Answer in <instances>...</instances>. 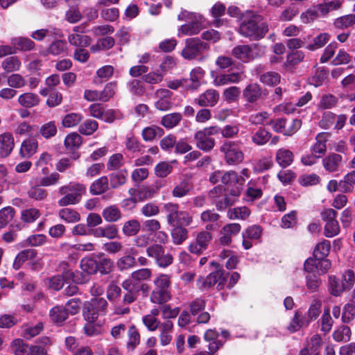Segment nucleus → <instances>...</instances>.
<instances>
[{
  "label": "nucleus",
  "mask_w": 355,
  "mask_h": 355,
  "mask_svg": "<svg viewBox=\"0 0 355 355\" xmlns=\"http://www.w3.org/2000/svg\"><path fill=\"white\" fill-rule=\"evenodd\" d=\"M98 124L94 120H87L79 127L80 133L85 135H92L98 128Z\"/></svg>",
  "instance_id": "obj_60"
},
{
  "label": "nucleus",
  "mask_w": 355,
  "mask_h": 355,
  "mask_svg": "<svg viewBox=\"0 0 355 355\" xmlns=\"http://www.w3.org/2000/svg\"><path fill=\"white\" fill-rule=\"evenodd\" d=\"M40 101V98L37 94L31 92L24 93L20 95L18 98L19 103L26 108L37 105Z\"/></svg>",
  "instance_id": "obj_33"
},
{
  "label": "nucleus",
  "mask_w": 355,
  "mask_h": 355,
  "mask_svg": "<svg viewBox=\"0 0 355 355\" xmlns=\"http://www.w3.org/2000/svg\"><path fill=\"white\" fill-rule=\"evenodd\" d=\"M15 355H30V346L21 339H15L12 345Z\"/></svg>",
  "instance_id": "obj_59"
},
{
  "label": "nucleus",
  "mask_w": 355,
  "mask_h": 355,
  "mask_svg": "<svg viewBox=\"0 0 355 355\" xmlns=\"http://www.w3.org/2000/svg\"><path fill=\"white\" fill-rule=\"evenodd\" d=\"M152 277V270L148 268H141L133 271L129 279L136 283H142L149 280Z\"/></svg>",
  "instance_id": "obj_36"
},
{
  "label": "nucleus",
  "mask_w": 355,
  "mask_h": 355,
  "mask_svg": "<svg viewBox=\"0 0 355 355\" xmlns=\"http://www.w3.org/2000/svg\"><path fill=\"white\" fill-rule=\"evenodd\" d=\"M241 89L236 86H231L226 88L223 92V99L228 103L237 101L239 98Z\"/></svg>",
  "instance_id": "obj_47"
},
{
  "label": "nucleus",
  "mask_w": 355,
  "mask_h": 355,
  "mask_svg": "<svg viewBox=\"0 0 355 355\" xmlns=\"http://www.w3.org/2000/svg\"><path fill=\"white\" fill-rule=\"evenodd\" d=\"M245 179L243 176L239 175L238 173L234 171L225 172L222 178L221 182L224 184H235L234 188L240 187L239 191L241 192L243 185L245 183Z\"/></svg>",
  "instance_id": "obj_20"
},
{
  "label": "nucleus",
  "mask_w": 355,
  "mask_h": 355,
  "mask_svg": "<svg viewBox=\"0 0 355 355\" xmlns=\"http://www.w3.org/2000/svg\"><path fill=\"white\" fill-rule=\"evenodd\" d=\"M27 193L29 198L37 201L44 200L48 196L47 191L42 188L40 186L32 187L28 191Z\"/></svg>",
  "instance_id": "obj_52"
},
{
  "label": "nucleus",
  "mask_w": 355,
  "mask_h": 355,
  "mask_svg": "<svg viewBox=\"0 0 355 355\" xmlns=\"http://www.w3.org/2000/svg\"><path fill=\"white\" fill-rule=\"evenodd\" d=\"M191 184L187 180L179 182L173 189L172 196L174 198H182L186 196L192 189Z\"/></svg>",
  "instance_id": "obj_40"
},
{
  "label": "nucleus",
  "mask_w": 355,
  "mask_h": 355,
  "mask_svg": "<svg viewBox=\"0 0 355 355\" xmlns=\"http://www.w3.org/2000/svg\"><path fill=\"white\" fill-rule=\"evenodd\" d=\"M182 119V114L179 112H173L162 116L160 123L166 128L171 129L177 126Z\"/></svg>",
  "instance_id": "obj_34"
},
{
  "label": "nucleus",
  "mask_w": 355,
  "mask_h": 355,
  "mask_svg": "<svg viewBox=\"0 0 355 355\" xmlns=\"http://www.w3.org/2000/svg\"><path fill=\"white\" fill-rule=\"evenodd\" d=\"M15 209L10 206L5 207L0 209V230L12 220L15 215Z\"/></svg>",
  "instance_id": "obj_39"
},
{
  "label": "nucleus",
  "mask_w": 355,
  "mask_h": 355,
  "mask_svg": "<svg viewBox=\"0 0 355 355\" xmlns=\"http://www.w3.org/2000/svg\"><path fill=\"white\" fill-rule=\"evenodd\" d=\"M40 134L45 139H50L57 133V128L54 121L43 124L39 130Z\"/></svg>",
  "instance_id": "obj_53"
},
{
  "label": "nucleus",
  "mask_w": 355,
  "mask_h": 355,
  "mask_svg": "<svg viewBox=\"0 0 355 355\" xmlns=\"http://www.w3.org/2000/svg\"><path fill=\"white\" fill-rule=\"evenodd\" d=\"M250 215V210L246 207L230 209L227 211V216L230 219H245Z\"/></svg>",
  "instance_id": "obj_55"
},
{
  "label": "nucleus",
  "mask_w": 355,
  "mask_h": 355,
  "mask_svg": "<svg viewBox=\"0 0 355 355\" xmlns=\"http://www.w3.org/2000/svg\"><path fill=\"white\" fill-rule=\"evenodd\" d=\"M209 49L208 43L198 37H191L186 40L185 46L182 49L181 55L184 59L191 60L196 58Z\"/></svg>",
  "instance_id": "obj_5"
},
{
  "label": "nucleus",
  "mask_w": 355,
  "mask_h": 355,
  "mask_svg": "<svg viewBox=\"0 0 355 355\" xmlns=\"http://www.w3.org/2000/svg\"><path fill=\"white\" fill-rule=\"evenodd\" d=\"M219 334L215 329L207 330L204 335V339L209 343L208 349L212 352H216L224 345L225 341L218 339Z\"/></svg>",
  "instance_id": "obj_19"
},
{
  "label": "nucleus",
  "mask_w": 355,
  "mask_h": 355,
  "mask_svg": "<svg viewBox=\"0 0 355 355\" xmlns=\"http://www.w3.org/2000/svg\"><path fill=\"white\" fill-rule=\"evenodd\" d=\"M68 263L66 262H62L58 266V271H61L62 276L56 275L53 276L48 279L49 286L51 288L55 291L60 290L64 285V278L72 279L75 282L83 283V282L79 281L76 279V276L73 272L68 268Z\"/></svg>",
  "instance_id": "obj_6"
},
{
  "label": "nucleus",
  "mask_w": 355,
  "mask_h": 355,
  "mask_svg": "<svg viewBox=\"0 0 355 355\" xmlns=\"http://www.w3.org/2000/svg\"><path fill=\"white\" fill-rule=\"evenodd\" d=\"M220 149L224 153L225 160L229 164H237L243 160V153L235 142L225 141Z\"/></svg>",
  "instance_id": "obj_7"
},
{
  "label": "nucleus",
  "mask_w": 355,
  "mask_h": 355,
  "mask_svg": "<svg viewBox=\"0 0 355 355\" xmlns=\"http://www.w3.org/2000/svg\"><path fill=\"white\" fill-rule=\"evenodd\" d=\"M102 216L108 223H114L122 218L120 209L115 205H110L102 211Z\"/></svg>",
  "instance_id": "obj_28"
},
{
  "label": "nucleus",
  "mask_w": 355,
  "mask_h": 355,
  "mask_svg": "<svg viewBox=\"0 0 355 355\" xmlns=\"http://www.w3.org/2000/svg\"><path fill=\"white\" fill-rule=\"evenodd\" d=\"M108 189V178L107 176H102L91 184L89 190L93 195H100L107 191Z\"/></svg>",
  "instance_id": "obj_31"
},
{
  "label": "nucleus",
  "mask_w": 355,
  "mask_h": 355,
  "mask_svg": "<svg viewBox=\"0 0 355 355\" xmlns=\"http://www.w3.org/2000/svg\"><path fill=\"white\" fill-rule=\"evenodd\" d=\"M80 267L87 274H94L97 272V261L90 258L83 259Z\"/></svg>",
  "instance_id": "obj_58"
},
{
  "label": "nucleus",
  "mask_w": 355,
  "mask_h": 355,
  "mask_svg": "<svg viewBox=\"0 0 355 355\" xmlns=\"http://www.w3.org/2000/svg\"><path fill=\"white\" fill-rule=\"evenodd\" d=\"M37 254V253L34 249H26L21 251L14 260L13 268L16 270H19L25 261L35 259Z\"/></svg>",
  "instance_id": "obj_22"
},
{
  "label": "nucleus",
  "mask_w": 355,
  "mask_h": 355,
  "mask_svg": "<svg viewBox=\"0 0 355 355\" xmlns=\"http://www.w3.org/2000/svg\"><path fill=\"white\" fill-rule=\"evenodd\" d=\"M164 130L162 128L153 125L143 130L142 137L145 141H152L157 137H161L164 135Z\"/></svg>",
  "instance_id": "obj_45"
},
{
  "label": "nucleus",
  "mask_w": 355,
  "mask_h": 355,
  "mask_svg": "<svg viewBox=\"0 0 355 355\" xmlns=\"http://www.w3.org/2000/svg\"><path fill=\"white\" fill-rule=\"evenodd\" d=\"M271 133L265 128H260L252 137V141L259 146L266 144L271 138Z\"/></svg>",
  "instance_id": "obj_46"
},
{
  "label": "nucleus",
  "mask_w": 355,
  "mask_h": 355,
  "mask_svg": "<svg viewBox=\"0 0 355 355\" xmlns=\"http://www.w3.org/2000/svg\"><path fill=\"white\" fill-rule=\"evenodd\" d=\"M67 50V44L62 40H55L52 42L46 49V53L53 55H58Z\"/></svg>",
  "instance_id": "obj_56"
},
{
  "label": "nucleus",
  "mask_w": 355,
  "mask_h": 355,
  "mask_svg": "<svg viewBox=\"0 0 355 355\" xmlns=\"http://www.w3.org/2000/svg\"><path fill=\"white\" fill-rule=\"evenodd\" d=\"M51 320L57 324H62L68 318L67 310L63 306H55L49 311Z\"/></svg>",
  "instance_id": "obj_24"
},
{
  "label": "nucleus",
  "mask_w": 355,
  "mask_h": 355,
  "mask_svg": "<svg viewBox=\"0 0 355 355\" xmlns=\"http://www.w3.org/2000/svg\"><path fill=\"white\" fill-rule=\"evenodd\" d=\"M196 146L204 151L211 150L215 145V140L214 138L209 137L206 130L198 131L195 135Z\"/></svg>",
  "instance_id": "obj_15"
},
{
  "label": "nucleus",
  "mask_w": 355,
  "mask_h": 355,
  "mask_svg": "<svg viewBox=\"0 0 355 355\" xmlns=\"http://www.w3.org/2000/svg\"><path fill=\"white\" fill-rule=\"evenodd\" d=\"M330 137L329 132H320L315 137L316 142L311 147V153L318 158L322 157L327 151L326 143Z\"/></svg>",
  "instance_id": "obj_17"
},
{
  "label": "nucleus",
  "mask_w": 355,
  "mask_h": 355,
  "mask_svg": "<svg viewBox=\"0 0 355 355\" xmlns=\"http://www.w3.org/2000/svg\"><path fill=\"white\" fill-rule=\"evenodd\" d=\"M257 46L258 45L256 44L252 45H237L232 50V55L243 62H248L256 58V56L253 55L252 51L253 49H256Z\"/></svg>",
  "instance_id": "obj_11"
},
{
  "label": "nucleus",
  "mask_w": 355,
  "mask_h": 355,
  "mask_svg": "<svg viewBox=\"0 0 355 355\" xmlns=\"http://www.w3.org/2000/svg\"><path fill=\"white\" fill-rule=\"evenodd\" d=\"M83 314L87 322H95L99 315L90 302H86L84 304Z\"/></svg>",
  "instance_id": "obj_51"
},
{
  "label": "nucleus",
  "mask_w": 355,
  "mask_h": 355,
  "mask_svg": "<svg viewBox=\"0 0 355 355\" xmlns=\"http://www.w3.org/2000/svg\"><path fill=\"white\" fill-rule=\"evenodd\" d=\"M69 42L73 46L87 47L90 44L91 40L87 35L71 34L68 37Z\"/></svg>",
  "instance_id": "obj_49"
},
{
  "label": "nucleus",
  "mask_w": 355,
  "mask_h": 355,
  "mask_svg": "<svg viewBox=\"0 0 355 355\" xmlns=\"http://www.w3.org/2000/svg\"><path fill=\"white\" fill-rule=\"evenodd\" d=\"M220 94L214 89H209L195 99V103L200 107H214L219 100Z\"/></svg>",
  "instance_id": "obj_14"
},
{
  "label": "nucleus",
  "mask_w": 355,
  "mask_h": 355,
  "mask_svg": "<svg viewBox=\"0 0 355 355\" xmlns=\"http://www.w3.org/2000/svg\"><path fill=\"white\" fill-rule=\"evenodd\" d=\"M40 216L39 209L30 208L23 210L21 214V219L23 222L31 223L36 220Z\"/></svg>",
  "instance_id": "obj_57"
},
{
  "label": "nucleus",
  "mask_w": 355,
  "mask_h": 355,
  "mask_svg": "<svg viewBox=\"0 0 355 355\" xmlns=\"http://www.w3.org/2000/svg\"><path fill=\"white\" fill-rule=\"evenodd\" d=\"M239 189L240 187L232 188L227 193L225 194L223 198H220L225 189L223 186L219 184L209 191L208 196L218 211H223L236 202L237 197L240 195Z\"/></svg>",
  "instance_id": "obj_2"
},
{
  "label": "nucleus",
  "mask_w": 355,
  "mask_h": 355,
  "mask_svg": "<svg viewBox=\"0 0 355 355\" xmlns=\"http://www.w3.org/2000/svg\"><path fill=\"white\" fill-rule=\"evenodd\" d=\"M202 29L201 24L198 21L188 23L181 26L178 30V35H193L200 33Z\"/></svg>",
  "instance_id": "obj_38"
},
{
  "label": "nucleus",
  "mask_w": 355,
  "mask_h": 355,
  "mask_svg": "<svg viewBox=\"0 0 355 355\" xmlns=\"http://www.w3.org/2000/svg\"><path fill=\"white\" fill-rule=\"evenodd\" d=\"M21 66V60L16 55L7 57L3 60H2L1 64V68L6 73L19 71Z\"/></svg>",
  "instance_id": "obj_25"
},
{
  "label": "nucleus",
  "mask_w": 355,
  "mask_h": 355,
  "mask_svg": "<svg viewBox=\"0 0 355 355\" xmlns=\"http://www.w3.org/2000/svg\"><path fill=\"white\" fill-rule=\"evenodd\" d=\"M330 248V242L327 240H323L316 245L313 251L314 257L316 259H323V258H326L329 253Z\"/></svg>",
  "instance_id": "obj_43"
},
{
  "label": "nucleus",
  "mask_w": 355,
  "mask_h": 355,
  "mask_svg": "<svg viewBox=\"0 0 355 355\" xmlns=\"http://www.w3.org/2000/svg\"><path fill=\"white\" fill-rule=\"evenodd\" d=\"M328 289L329 293L335 297L340 296L344 291H345L344 284L342 283L340 279L335 275L329 276Z\"/></svg>",
  "instance_id": "obj_29"
},
{
  "label": "nucleus",
  "mask_w": 355,
  "mask_h": 355,
  "mask_svg": "<svg viewBox=\"0 0 355 355\" xmlns=\"http://www.w3.org/2000/svg\"><path fill=\"white\" fill-rule=\"evenodd\" d=\"M172 242L174 245H182L189 237V231L182 225L173 227L171 232Z\"/></svg>",
  "instance_id": "obj_26"
},
{
  "label": "nucleus",
  "mask_w": 355,
  "mask_h": 355,
  "mask_svg": "<svg viewBox=\"0 0 355 355\" xmlns=\"http://www.w3.org/2000/svg\"><path fill=\"white\" fill-rule=\"evenodd\" d=\"M137 264L135 258L130 255H125L119 258L116 261V266L121 271L129 270Z\"/></svg>",
  "instance_id": "obj_48"
},
{
  "label": "nucleus",
  "mask_w": 355,
  "mask_h": 355,
  "mask_svg": "<svg viewBox=\"0 0 355 355\" xmlns=\"http://www.w3.org/2000/svg\"><path fill=\"white\" fill-rule=\"evenodd\" d=\"M275 159L280 166L286 168L292 164L294 155L290 150L280 148L276 153Z\"/></svg>",
  "instance_id": "obj_23"
},
{
  "label": "nucleus",
  "mask_w": 355,
  "mask_h": 355,
  "mask_svg": "<svg viewBox=\"0 0 355 355\" xmlns=\"http://www.w3.org/2000/svg\"><path fill=\"white\" fill-rule=\"evenodd\" d=\"M60 218L69 223H76L80 220V214L74 209L63 208L58 212Z\"/></svg>",
  "instance_id": "obj_44"
},
{
  "label": "nucleus",
  "mask_w": 355,
  "mask_h": 355,
  "mask_svg": "<svg viewBox=\"0 0 355 355\" xmlns=\"http://www.w3.org/2000/svg\"><path fill=\"white\" fill-rule=\"evenodd\" d=\"M15 146L12 135L9 132L0 135V157H7L12 153Z\"/></svg>",
  "instance_id": "obj_18"
},
{
  "label": "nucleus",
  "mask_w": 355,
  "mask_h": 355,
  "mask_svg": "<svg viewBox=\"0 0 355 355\" xmlns=\"http://www.w3.org/2000/svg\"><path fill=\"white\" fill-rule=\"evenodd\" d=\"M242 80L241 72L221 73L214 77L213 84L216 87H222L227 85L237 84Z\"/></svg>",
  "instance_id": "obj_13"
},
{
  "label": "nucleus",
  "mask_w": 355,
  "mask_h": 355,
  "mask_svg": "<svg viewBox=\"0 0 355 355\" xmlns=\"http://www.w3.org/2000/svg\"><path fill=\"white\" fill-rule=\"evenodd\" d=\"M173 171V166L168 162H162L155 168V173L159 178H166Z\"/></svg>",
  "instance_id": "obj_64"
},
{
  "label": "nucleus",
  "mask_w": 355,
  "mask_h": 355,
  "mask_svg": "<svg viewBox=\"0 0 355 355\" xmlns=\"http://www.w3.org/2000/svg\"><path fill=\"white\" fill-rule=\"evenodd\" d=\"M91 234L95 237H104L107 239H114L119 237V230L115 225H107L92 229Z\"/></svg>",
  "instance_id": "obj_16"
},
{
  "label": "nucleus",
  "mask_w": 355,
  "mask_h": 355,
  "mask_svg": "<svg viewBox=\"0 0 355 355\" xmlns=\"http://www.w3.org/2000/svg\"><path fill=\"white\" fill-rule=\"evenodd\" d=\"M140 230V223L136 219L125 221L122 227V232L126 236H136Z\"/></svg>",
  "instance_id": "obj_35"
},
{
  "label": "nucleus",
  "mask_w": 355,
  "mask_h": 355,
  "mask_svg": "<svg viewBox=\"0 0 355 355\" xmlns=\"http://www.w3.org/2000/svg\"><path fill=\"white\" fill-rule=\"evenodd\" d=\"M155 288L150 293L151 302L162 304L171 298L170 292L171 277L166 274L159 275L154 280Z\"/></svg>",
  "instance_id": "obj_3"
},
{
  "label": "nucleus",
  "mask_w": 355,
  "mask_h": 355,
  "mask_svg": "<svg viewBox=\"0 0 355 355\" xmlns=\"http://www.w3.org/2000/svg\"><path fill=\"white\" fill-rule=\"evenodd\" d=\"M330 40V35L327 33H322L313 38V42L309 44L306 49L309 51H315L323 47Z\"/></svg>",
  "instance_id": "obj_37"
},
{
  "label": "nucleus",
  "mask_w": 355,
  "mask_h": 355,
  "mask_svg": "<svg viewBox=\"0 0 355 355\" xmlns=\"http://www.w3.org/2000/svg\"><path fill=\"white\" fill-rule=\"evenodd\" d=\"M333 24L337 29H347L355 24V15L349 14L338 17L334 21Z\"/></svg>",
  "instance_id": "obj_32"
},
{
  "label": "nucleus",
  "mask_w": 355,
  "mask_h": 355,
  "mask_svg": "<svg viewBox=\"0 0 355 355\" xmlns=\"http://www.w3.org/2000/svg\"><path fill=\"white\" fill-rule=\"evenodd\" d=\"M304 58V53L301 51H297L287 55L286 66L294 67L301 62Z\"/></svg>",
  "instance_id": "obj_63"
},
{
  "label": "nucleus",
  "mask_w": 355,
  "mask_h": 355,
  "mask_svg": "<svg viewBox=\"0 0 355 355\" xmlns=\"http://www.w3.org/2000/svg\"><path fill=\"white\" fill-rule=\"evenodd\" d=\"M82 144V137L76 132L67 135L64 139V146L69 150L78 148Z\"/></svg>",
  "instance_id": "obj_50"
},
{
  "label": "nucleus",
  "mask_w": 355,
  "mask_h": 355,
  "mask_svg": "<svg viewBox=\"0 0 355 355\" xmlns=\"http://www.w3.org/2000/svg\"><path fill=\"white\" fill-rule=\"evenodd\" d=\"M38 147L37 141L34 138L24 141L20 148V155L24 158H29L36 153Z\"/></svg>",
  "instance_id": "obj_27"
},
{
  "label": "nucleus",
  "mask_w": 355,
  "mask_h": 355,
  "mask_svg": "<svg viewBox=\"0 0 355 355\" xmlns=\"http://www.w3.org/2000/svg\"><path fill=\"white\" fill-rule=\"evenodd\" d=\"M139 287L138 283L132 282L129 278L123 282L122 288L125 291L123 298L124 304H129L136 301L139 295Z\"/></svg>",
  "instance_id": "obj_9"
},
{
  "label": "nucleus",
  "mask_w": 355,
  "mask_h": 355,
  "mask_svg": "<svg viewBox=\"0 0 355 355\" xmlns=\"http://www.w3.org/2000/svg\"><path fill=\"white\" fill-rule=\"evenodd\" d=\"M180 206L175 202H166L163 204L162 211L165 214L167 223L172 219V217L177 214L180 209Z\"/></svg>",
  "instance_id": "obj_62"
},
{
  "label": "nucleus",
  "mask_w": 355,
  "mask_h": 355,
  "mask_svg": "<svg viewBox=\"0 0 355 355\" xmlns=\"http://www.w3.org/2000/svg\"><path fill=\"white\" fill-rule=\"evenodd\" d=\"M146 252L148 257L153 259L159 268H166L173 262V255L166 252L165 248L161 244H152L146 248Z\"/></svg>",
  "instance_id": "obj_4"
},
{
  "label": "nucleus",
  "mask_w": 355,
  "mask_h": 355,
  "mask_svg": "<svg viewBox=\"0 0 355 355\" xmlns=\"http://www.w3.org/2000/svg\"><path fill=\"white\" fill-rule=\"evenodd\" d=\"M266 94L257 83H250L243 90V97L250 103H254L259 99L264 98Z\"/></svg>",
  "instance_id": "obj_10"
},
{
  "label": "nucleus",
  "mask_w": 355,
  "mask_h": 355,
  "mask_svg": "<svg viewBox=\"0 0 355 355\" xmlns=\"http://www.w3.org/2000/svg\"><path fill=\"white\" fill-rule=\"evenodd\" d=\"M11 44L15 52L17 50L22 51H30L35 46L34 42L31 40L22 37L12 38Z\"/></svg>",
  "instance_id": "obj_30"
},
{
  "label": "nucleus",
  "mask_w": 355,
  "mask_h": 355,
  "mask_svg": "<svg viewBox=\"0 0 355 355\" xmlns=\"http://www.w3.org/2000/svg\"><path fill=\"white\" fill-rule=\"evenodd\" d=\"M114 262L110 259L102 258L97 261V271L101 274H109L113 269Z\"/></svg>",
  "instance_id": "obj_61"
},
{
  "label": "nucleus",
  "mask_w": 355,
  "mask_h": 355,
  "mask_svg": "<svg viewBox=\"0 0 355 355\" xmlns=\"http://www.w3.org/2000/svg\"><path fill=\"white\" fill-rule=\"evenodd\" d=\"M268 24L263 17L252 12H247L241 18L239 33L250 40H259L268 32Z\"/></svg>",
  "instance_id": "obj_1"
},
{
  "label": "nucleus",
  "mask_w": 355,
  "mask_h": 355,
  "mask_svg": "<svg viewBox=\"0 0 355 355\" xmlns=\"http://www.w3.org/2000/svg\"><path fill=\"white\" fill-rule=\"evenodd\" d=\"M260 81L267 85L274 86L280 82V76L275 71H268L260 76Z\"/></svg>",
  "instance_id": "obj_54"
},
{
  "label": "nucleus",
  "mask_w": 355,
  "mask_h": 355,
  "mask_svg": "<svg viewBox=\"0 0 355 355\" xmlns=\"http://www.w3.org/2000/svg\"><path fill=\"white\" fill-rule=\"evenodd\" d=\"M342 160L343 157L340 155L333 153L323 159L322 164L328 172H336L341 165Z\"/></svg>",
  "instance_id": "obj_21"
},
{
  "label": "nucleus",
  "mask_w": 355,
  "mask_h": 355,
  "mask_svg": "<svg viewBox=\"0 0 355 355\" xmlns=\"http://www.w3.org/2000/svg\"><path fill=\"white\" fill-rule=\"evenodd\" d=\"M127 348L133 351L140 343V334L135 325L130 327L128 331Z\"/></svg>",
  "instance_id": "obj_41"
},
{
  "label": "nucleus",
  "mask_w": 355,
  "mask_h": 355,
  "mask_svg": "<svg viewBox=\"0 0 355 355\" xmlns=\"http://www.w3.org/2000/svg\"><path fill=\"white\" fill-rule=\"evenodd\" d=\"M351 329L349 327L341 325L333 333V338L336 342H348L351 338Z\"/></svg>",
  "instance_id": "obj_42"
},
{
  "label": "nucleus",
  "mask_w": 355,
  "mask_h": 355,
  "mask_svg": "<svg viewBox=\"0 0 355 355\" xmlns=\"http://www.w3.org/2000/svg\"><path fill=\"white\" fill-rule=\"evenodd\" d=\"M155 95L157 98L155 102V107L161 111H167L170 110L173 103L171 101L173 93L167 89H157Z\"/></svg>",
  "instance_id": "obj_12"
},
{
  "label": "nucleus",
  "mask_w": 355,
  "mask_h": 355,
  "mask_svg": "<svg viewBox=\"0 0 355 355\" xmlns=\"http://www.w3.org/2000/svg\"><path fill=\"white\" fill-rule=\"evenodd\" d=\"M212 239L211 234L207 231L199 232L195 241L191 242L189 246L190 252L200 254L205 251Z\"/></svg>",
  "instance_id": "obj_8"
}]
</instances>
